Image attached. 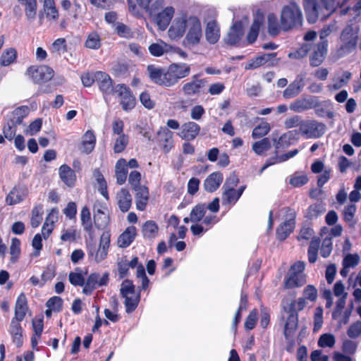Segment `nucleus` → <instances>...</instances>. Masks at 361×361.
<instances>
[{
    "instance_id": "obj_27",
    "label": "nucleus",
    "mask_w": 361,
    "mask_h": 361,
    "mask_svg": "<svg viewBox=\"0 0 361 361\" xmlns=\"http://www.w3.org/2000/svg\"><path fill=\"white\" fill-rule=\"evenodd\" d=\"M299 132L297 130H289L283 133L275 143L276 152L280 149L289 147L295 141L298 140Z\"/></svg>"
},
{
    "instance_id": "obj_54",
    "label": "nucleus",
    "mask_w": 361,
    "mask_h": 361,
    "mask_svg": "<svg viewBox=\"0 0 361 361\" xmlns=\"http://www.w3.org/2000/svg\"><path fill=\"white\" fill-rule=\"evenodd\" d=\"M169 49V46L165 44L153 43L149 47V53L157 57L162 56Z\"/></svg>"
},
{
    "instance_id": "obj_42",
    "label": "nucleus",
    "mask_w": 361,
    "mask_h": 361,
    "mask_svg": "<svg viewBox=\"0 0 361 361\" xmlns=\"http://www.w3.org/2000/svg\"><path fill=\"white\" fill-rule=\"evenodd\" d=\"M17 52L13 48H9L4 50L0 57V64L2 66H8L16 59Z\"/></svg>"
},
{
    "instance_id": "obj_50",
    "label": "nucleus",
    "mask_w": 361,
    "mask_h": 361,
    "mask_svg": "<svg viewBox=\"0 0 361 361\" xmlns=\"http://www.w3.org/2000/svg\"><path fill=\"white\" fill-rule=\"evenodd\" d=\"M356 212V206L355 204H349L346 206L343 210V219L350 227H353L355 222L354 221V216Z\"/></svg>"
},
{
    "instance_id": "obj_43",
    "label": "nucleus",
    "mask_w": 361,
    "mask_h": 361,
    "mask_svg": "<svg viewBox=\"0 0 361 361\" xmlns=\"http://www.w3.org/2000/svg\"><path fill=\"white\" fill-rule=\"evenodd\" d=\"M114 152L115 153L122 152L128 144L129 137L127 135L114 136Z\"/></svg>"
},
{
    "instance_id": "obj_46",
    "label": "nucleus",
    "mask_w": 361,
    "mask_h": 361,
    "mask_svg": "<svg viewBox=\"0 0 361 361\" xmlns=\"http://www.w3.org/2000/svg\"><path fill=\"white\" fill-rule=\"evenodd\" d=\"M271 144L269 138L264 137L252 144V148L255 154L262 155L271 148Z\"/></svg>"
},
{
    "instance_id": "obj_48",
    "label": "nucleus",
    "mask_w": 361,
    "mask_h": 361,
    "mask_svg": "<svg viewBox=\"0 0 361 361\" xmlns=\"http://www.w3.org/2000/svg\"><path fill=\"white\" fill-rule=\"evenodd\" d=\"M298 314L296 312H291L287 319L284 326V334L286 336L295 330L298 326Z\"/></svg>"
},
{
    "instance_id": "obj_24",
    "label": "nucleus",
    "mask_w": 361,
    "mask_h": 361,
    "mask_svg": "<svg viewBox=\"0 0 361 361\" xmlns=\"http://www.w3.org/2000/svg\"><path fill=\"white\" fill-rule=\"evenodd\" d=\"M27 195V190L24 187H14L6 197V202L8 205L19 204Z\"/></svg>"
},
{
    "instance_id": "obj_37",
    "label": "nucleus",
    "mask_w": 361,
    "mask_h": 361,
    "mask_svg": "<svg viewBox=\"0 0 361 361\" xmlns=\"http://www.w3.org/2000/svg\"><path fill=\"white\" fill-rule=\"evenodd\" d=\"M30 109L27 106H20L15 109L8 116V120L17 125L23 123V120L27 116Z\"/></svg>"
},
{
    "instance_id": "obj_56",
    "label": "nucleus",
    "mask_w": 361,
    "mask_h": 361,
    "mask_svg": "<svg viewBox=\"0 0 361 361\" xmlns=\"http://www.w3.org/2000/svg\"><path fill=\"white\" fill-rule=\"evenodd\" d=\"M85 47L92 49H98L101 47L99 35L96 32H92L87 36L85 42Z\"/></svg>"
},
{
    "instance_id": "obj_47",
    "label": "nucleus",
    "mask_w": 361,
    "mask_h": 361,
    "mask_svg": "<svg viewBox=\"0 0 361 361\" xmlns=\"http://www.w3.org/2000/svg\"><path fill=\"white\" fill-rule=\"evenodd\" d=\"M268 30L271 35H277L281 29V23L278 22V18L274 13H269L267 17Z\"/></svg>"
},
{
    "instance_id": "obj_17",
    "label": "nucleus",
    "mask_w": 361,
    "mask_h": 361,
    "mask_svg": "<svg viewBox=\"0 0 361 361\" xmlns=\"http://www.w3.org/2000/svg\"><path fill=\"white\" fill-rule=\"evenodd\" d=\"M328 51V45L326 42H319L312 47L310 56V63L312 66H319L324 60Z\"/></svg>"
},
{
    "instance_id": "obj_60",
    "label": "nucleus",
    "mask_w": 361,
    "mask_h": 361,
    "mask_svg": "<svg viewBox=\"0 0 361 361\" xmlns=\"http://www.w3.org/2000/svg\"><path fill=\"white\" fill-rule=\"evenodd\" d=\"M360 258L357 254H348L343 259V267L354 268L359 264Z\"/></svg>"
},
{
    "instance_id": "obj_39",
    "label": "nucleus",
    "mask_w": 361,
    "mask_h": 361,
    "mask_svg": "<svg viewBox=\"0 0 361 361\" xmlns=\"http://www.w3.org/2000/svg\"><path fill=\"white\" fill-rule=\"evenodd\" d=\"M159 232V226L157 224L152 220L147 221L142 226V233L143 237L146 239H154L155 238Z\"/></svg>"
},
{
    "instance_id": "obj_49",
    "label": "nucleus",
    "mask_w": 361,
    "mask_h": 361,
    "mask_svg": "<svg viewBox=\"0 0 361 361\" xmlns=\"http://www.w3.org/2000/svg\"><path fill=\"white\" fill-rule=\"evenodd\" d=\"M270 129V126L267 122H262L253 129L252 137L254 139L262 137L268 134Z\"/></svg>"
},
{
    "instance_id": "obj_34",
    "label": "nucleus",
    "mask_w": 361,
    "mask_h": 361,
    "mask_svg": "<svg viewBox=\"0 0 361 361\" xmlns=\"http://www.w3.org/2000/svg\"><path fill=\"white\" fill-rule=\"evenodd\" d=\"M116 200L120 210L126 212L132 204V197L126 189H121L116 195Z\"/></svg>"
},
{
    "instance_id": "obj_3",
    "label": "nucleus",
    "mask_w": 361,
    "mask_h": 361,
    "mask_svg": "<svg viewBox=\"0 0 361 361\" xmlns=\"http://www.w3.org/2000/svg\"><path fill=\"white\" fill-rule=\"evenodd\" d=\"M359 28L353 25H347L342 30L338 41L337 53L339 56L353 52L357 46Z\"/></svg>"
},
{
    "instance_id": "obj_15",
    "label": "nucleus",
    "mask_w": 361,
    "mask_h": 361,
    "mask_svg": "<svg viewBox=\"0 0 361 361\" xmlns=\"http://www.w3.org/2000/svg\"><path fill=\"white\" fill-rule=\"evenodd\" d=\"M276 53L264 54L250 59L245 64V70H254L269 63V66H274L278 63L276 60Z\"/></svg>"
},
{
    "instance_id": "obj_6",
    "label": "nucleus",
    "mask_w": 361,
    "mask_h": 361,
    "mask_svg": "<svg viewBox=\"0 0 361 361\" xmlns=\"http://www.w3.org/2000/svg\"><path fill=\"white\" fill-rule=\"evenodd\" d=\"M120 293L125 299L124 305L127 313L133 312L137 307L140 296L135 293V286L132 281L126 279L121 284Z\"/></svg>"
},
{
    "instance_id": "obj_44",
    "label": "nucleus",
    "mask_w": 361,
    "mask_h": 361,
    "mask_svg": "<svg viewBox=\"0 0 361 361\" xmlns=\"http://www.w3.org/2000/svg\"><path fill=\"white\" fill-rule=\"evenodd\" d=\"M44 11L48 19L56 20L58 18V10L54 0H44Z\"/></svg>"
},
{
    "instance_id": "obj_25",
    "label": "nucleus",
    "mask_w": 361,
    "mask_h": 361,
    "mask_svg": "<svg viewBox=\"0 0 361 361\" xmlns=\"http://www.w3.org/2000/svg\"><path fill=\"white\" fill-rule=\"evenodd\" d=\"M304 87L303 78L298 76L293 82L290 83L283 92V97L286 99H292L298 96Z\"/></svg>"
},
{
    "instance_id": "obj_45",
    "label": "nucleus",
    "mask_w": 361,
    "mask_h": 361,
    "mask_svg": "<svg viewBox=\"0 0 361 361\" xmlns=\"http://www.w3.org/2000/svg\"><path fill=\"white\" fill-rule=\"evenodd\" d=\"M94 176L95 177L98 184V190L102 194V195L105 197L106 200H108L109 195L107 191L106 182L99 169L94 170Z\"/></svg>"
},
{
    "instance_id": "obj_52",
    "label": "nucleus",
    "mask_w": 361,
    "mask_h": 361,
    "mask_svg": "<svg viewBox=\"0 0 361 361\" xmlns=\"http://www.w3.org/2000/svg\"><path fill=\"white\" fill-rule=\"evenodd\" d=\"M37 0H27L25 2V16L28 20H33L37 14Z\"/></svg>"
},
{
    "instance_id": "obj_30",
    "label": "nucleus",
    "mask_w": 361,
    "mask_h": 361,
    "mask_svg": "<svg viewBox=\"0 0 361 361\" xmlns=\"http://www.w3.org/2000/svg\"><path fill=\"white\" fill-rule=\"evenodd\" d=\"M205 80L197 79V75H195L192 81L185 83L183 86L182 90L186 95L198 94L201 89L205 85Z\"/></svg>"
},
{
    "instance_id": "obj_10",
    "label": "nucleus",
    "mask_w": 361,
    "mask_h": 361,
    "mask_svg": "<svg viewBox=\"0 0 361 361\" xmlns=\"http://www.w3.org/2000/svg\"><path fill=\"white\" fill-rule=\"evenodd\" d=\"M116 94L124 111H129L135 107L136 99L128 86L124 84H118L116 85Z\"/></svg>"
},
{
    "instance_id": "obj_21",
    "label": "nucleus",
    "mask_w": 361,
    "mask_h": 361,
    "mask_svg": "<svg viewBox=\"0 0 361 361\" xmlns=\"http://www.w3.org/2000/svg\"><path fill=\"white\" fill-rule=\"evenodd\" d=\"M188 27V18L181 17L174 20L169 30V36L171 39H178L184 35Z\"/></svg>"
},
{
    "instance_id": "obj_13",
    "label": "nucleus",
    "mask_w": 361,
    "mask_h": 361,
    "mask_svg": "<svg viewBox=\"0 0 361 361\" xmlns=\"http://www.w3.org/2000/svg\"><path fill=\"white\" fill-rule=\"evenodd\" d=\"M147 71L150 80L161 86L171 87L169 77L168 76V69L165 70L155 65H149Z\"/></svg>"
},
{
    "instance_id": "obj_32",
    "label": "nucleus",
    "mask_w": 361,
    "mask_h": 361,
    "mask_svg": "<svg viewBox=\"0 0 361 361\" xmlns=\"http://www.w3.org/2000/svg\"><path fill=\"white\" fill-rule=\"evenodd\" d=\"M137 234V229L135 226L128 227L118 237V245L120 247H128L134 240Z\"/></svg>"
},
{
    "instance_id": "obj_36",
    "label": "nucleus",
    "mask_w": 361,
    "mask_h": 361,
    "mask_svg": "<svg viewBox=\"0 0 361 361\" xmlns=\"http://www.w3.org/2000/svg\"><path fill=\"white\" fill-rule=\"evenodd\" d=\"M135 194V203L136 207L140 211H144L146 208L148 199H149V191L147 188L143 186L137 188Z\"/></svg>"
},
{
    "instance_id": "obj_63",
    "label": "nucleus",
    "mask_w": 361,
    "mask_h": 361,
    "mask_svg": "<svg viewBox=\"0 0 361 361\" xmlns=\"http://www.w3.org/2000/svg\"><path fill=\"white\" fill-rule=\"evenodd\" d=\"M66 51V42L64 38L56 39L51 44V51L61 54Z\"/></svg>"
},
{
    "instance_id": "obj_55",
    "label": "nucleus",
    "mask_w": 361,
    "mask_h": 361,
    "mask_svg": "<svg viewBox=\"0 0 361 361\" xmlns=\"http://www.w3.org/2000/svg\"><path fill=\"white\" fill-rule=\"evenodd\" d=\"M20 253V241L17 238H13L11 240V244L10 246L11 261L13 263L17 262Z\"/></svg>"
},
{
    "instance_id": "obj_14",
    "label": "nucleus",
    "mask_w": 361,
    "mask_h": 361,
    "mask_svg": "<svg viewBox=\"0 0 361 361\" xmlns=\"http://www.w3.org/2000/svg\"><path fill=\"white\" fill-rule=\"evenodd\" d=\"M96 82L98 84L99 90L103 93L104 98L107 100V97L112 93H116V86L113 85L111 77L102 71L95 73Z\"/></svg>"
},
{
    "instance_id": "obj_20",
    "label": "nucleus",
    "mask_w": 361,
    "mask_h": 361,
    "mask_svg": "<svg viewBox=\"0 0 361 361\" xmlns=\"http://www.w3.org/2000/svg\"><path fill=\"white\" fill-rule=\"evenodd\" d=\"M243 35L244 31L242 22L235 21L233 23L225 41L226 44L230 45H238Z\"/></svg>"
},
{
    "instance_id": "obj_40",
    "label": "nucleus",
    "mask_w": 361,
    "mask_h": 361,
    "mask_svg": "<svg viewBox=\"0 0 361 361\" xmlns=\"http://www.w3.org/2000/svg\"><path fill=\"white\" fill-rule=\"evenodd\" d=\"M224 192L222 194L223 204L234 205L240 197L236 190L233 188H224Z\"/></svg>"
},
{
    "instance_id": "obj_23",
    "label": "nucleus",
    "mask_w": 361,
    "mask_h": 361,
    "mask_svg": "<svg viewBox=\"0 0 361 361\" xmlns=\"http://www.w3.org/2000/svg\"><path fill=\"white\" fill-rule=\"evenodd\" d=\"M264 21V16L262 13L257 12L250 27V31L247 35V41L248 44L254 43L259 35V29Z\"/></svg>"
},
{
    "instance_id": "obj_62",
    "label": "nucleus",
    "mask_w": 361,
    "mask_h": 361,
    "mask_svg": "<svg viewBox=\"0 0 361 361\" xmlns=\"http://www.w3.org/2000/svg\"><path fill=\"white\" fill-rule=\"evenodd\" d=\"M332 239L331 237H326L322 243L320 255L322 257H328L332 251Z\"/></svg>"
},
{
    "instance_id": "obj_18",
    "label": "nucleus",
    "mask_w": 361,
    "mask_h": 361,
    "mask_svg": "<svg viewBox=\"0 0 361 361\" xmlns=\"http://www.w3.org/2000/svg\"><path fill=\"white\" fill-rule=\"evenodd\" d=\"M286 209L290 217L281 224L276 231L277 238L280 240H285L295 228V212L290 208Z\"/></svg>"
},
{
    "instance_id": "obj_53",
    "label": "nucleus",
    "mask_w": 361,
    "mask_h": 361,
    "mask_svg": "<svg viewBox=\"0 0 361 361\" xmlns=\"http://www.w3.org/2000/svg\"><path fill=\"white\" fill-rule=\"evenodd\" d=\"M317 343L321 348H333L336 343V338L331 334H324L320 336Z\"/></svg>"
},
{
    "instance_id": "obj_35",
    "label": "nucleus",
    "mask_w": 361,
    "mask_h": 361,
    "mask_svg": "<svg viewBox=\"0 0 361 361\" xmlns=\"http://www.w3.org/2000/svg\"><path fill=\"white\" fill-rule=\"evenodd\" d=\"M27 298L24 293H21L17 298L15 307V315L12 319L23 320L27 312Z\"/></svg>"
},
{
    "instance_id": "obj_29",
    "label": "nucleus",
    "mask_w": 361,
    "mask_h": 361,
    "mask_svg": "<svg viewBox=\"0 0 361 361\" xmlns=\"http://www.w3.org/2000/svg\"><path fill=\"white\" fill-rule=\"evenodd\" d=\"M223 179L224 176L221 172L211 173L204 181V190L209 192H214L219 188Z\"/></svg>"
},
{
    "instance_id": "obj_41",
    "label": "nucleus",
    "mask_w": 361,
    "mask_h": 361,
    "mask_svg": "<svg viewBox=\"0 0 361 361\" xmlns=\"http://www.w3.org/2000/svg\"><path fill=\"white\" fill-rule=\"evenodd\" d=\"M206 214V204H198L195 206L190 214V221L197 223L200 221Z\"/></svg>"
},
{
    "instance_id": "obj_16",
    "label": "nucleus",
    "mask_w": 361,
    "mask_h": 361,
    "mask_svg": "<svg viewBox=\"0 0 361 361\" xmlns=\"http://www.w3.org/2000/svg\"><path fill=\"white\" fill-rule=\"evenodd\" d=\"M200 132V126L194 121L183 123L180 128L178 135L185 141L195 140Z\"/></svg>"
},
{
    "instance_id": "obj_38",
    "label": "nucleus",
    "mask_w": 361,
    "mask_h": 361,
    "mask_svg": "<svg viewBox=\"0 0 361 361\" xmlns=\"http://www.w3.org/2000/svg\"><path fill=\"white\" fill-rule=\"evenodd\" d=\"M115 172L117 183L119 185L123 184L126 180L128 174L127 161L125 159H120L117 161Z\"/></svg>"
},
{
    "instance_id": "obj_31",
    "label": "nucleus",
    "mask_w": 361,
    "mask_h": 361,
    "mask_svg": "<svg viewBox=\"0 0 361 361\" xmlns=\"http://www.w3.org/2000/svg\"><path fill=\"white\" fill-rule=\"evenodd\" d=\"M207 41L210 44L216 43L220 38V28L216 20H210L207 23L205 30Z\"/></svg>"
},
{
    "instance_id": "obj_64",
    "label": "nucleus",
    "mask_w": 361,
    "mask_h": 361,
    "mask_svg": "<svg viewBox=\"0 0 361 361\" xmlns=\"http://www.w3.org/2000/svg\"><path fill=\"white\" fill-rule=\"evenodd\" d=\"M258 319V311L256 309H253L246 318L245 322V328L247 330H252L255 328L257 321Z\"/></svg>"
},
{
    "instance_id": "obj_28",
    "label": "nucleus",
    "mask_w": 361,
    "mask_h": 361,
    "mask_svg": "<svg viewBox=\"0 0 361 361\" xmlns=\"http://www.w3.org/2000/svg\"><path fill=\"white\" fill-rule=\"evenodd\" d=\"M174 13L175 10L172 6H167L161 12L157 13L156 21L157 25L161 30H164L168 27Z\"/></svg>"
},
{
    "instance_id": "obj_57",
    "label": "nucleus",
    "mask_w": 361,
    "mask_h": 361,
    "mask_svg": "<svg viewBox=\"0 0 361 361\" xmlns=\"http://www.w3.org/2000/svg\"><path fill=\"white\" fill-rule=\"evenodd\" d=\"M116 33L121 37L126 39L133 38L134 36L133 32L126 25L122 23H118L116 25Z\"/></svg>"
},
{
    "instance_id": "obj_11",
    "label": "nucleus",
    "mask_w": 361,
    "mask_h": 361,
    "mask_svg": "<svg viewBox=\"0 0 361 361\" xmlns=\"http://www.w3.org/2000/svg\"><path fill=\"white\" fill-rule=\"evenodd\" d=\"M319 104H320V101L318 97L307 95L291 102L289 108L294 112L302 113L313 109V108H316Z\"/></svg>"
},
{
    "instance_id": "obj_7",
    "label": "nucleus",
    "mask_w": 361,
    "mask_h": 361,
    "mask_svg": "<svg viewBox=\"0 0 361 361\" xmlns=\"http://www.w3.org/2000/svg\"><path fill=\"white\" fill-rule=\"evenodd\" d=\"M188 32L183 40L186 47H195L200 44L202 37L200 20L194 16L188 17Z\"/></svg>"
},
{
    "instance_id": "obj_5",
    "label": "nucleus",
    "mask_w": 361,
    "mask_h": 361,
    "mask_svg": "<svg viewBox=\"0 0 361 361\" xmlns=\"http://www.w3.org/2000/svg\"><path fill=\"white\" fill-rule=\"evenodd\" d=\"M111 234L109 231H104L100 236L99 245L97 247L95 243L87 244V254L90 258L99 263L107 257L110 246Z\"/></svg>"
},
{
    "instance_id": "obj_33",
    "label": "nucleus",
    "mask_w": 361,
    "mask_h": 361,
    "mask_svg": "<svg viewBox=\"0 0 361 361\" xmlns=\"http://www.w3.org/2000/svg\"><path fill=\"white\" fill-rule=\"evenodd\" d=\"M96 137L92 130H87L82 137L81 151L87 154L94 149Z\"/></svg>"
},
{
    "instance_id": "obj_26",
    "label": "nucleus",
    "mask_w": 361,
    "mask_h": 361,
    "mask_svg": "<svg viewBox=\"0 0 361 361\" xmlns=\"http://www.w3.org/2000/svg\"><path fill=\"white\" fill-rule=\"evenodd\" d=\"M59 175L62 182L68 187L73 188L76 181L75 171L67 164L61 165L59 169Z\"/></svg>"
},
{
    "instance_id": "obj_58",
    "label": "nucleus",
    "mask_w": 361,
    "mask_h": 361,
    "mask_svg": "<svg viewBox=\"0 0 361 361\" xmlns=\"http://www.w3.org/2000/svg\"><path fill=\"white\" fill-rule=\"evenodd\" d=\"M312 45L310 44H302L298 50L293 52H290L288 54V57L290 59H300L305 57L307 53L311 50Z\"/></svg>"
},
{
    "instance_id": "obj_9",
    "label": "nucleus",
    "mask_w": 361,
    "mask_h": 361,
    "mask_svg": "<svg viewBox=\"0 0 361 361\" xmlns=\"http://www.w3.org/2000/svg\"><path fill=\"white\" fill-rule=\"evenodd\" d=\"M326 130V126L315 120L303 121L300 123V133L307 139L319 138Z\"/></svg>"
},
{
    "instance_id": "obj_12",
    "label": "nucleus",
    "mask_w": 361,
    "mask_h": 361,
    "mask_svg": "<svg viewBox=\"0 0 361 361\" xmlns=\"http://www.w3.org/2000/svg\"><path fill=\"white\" fill-rule=\"evenodd\" d=\"M171 87L176 85L179 80L188 76L190 73V65L185 63H173L168 67Z\"/></svg>"
},
{
    "instance_id": "obj_8",
    "label": "nucleus",
    "mask_w": 361,
    "mask_h": 361,
    "mask_svg": "<svg viewBox=\"0 0 361 361\" xmlns=\"http://www.w3.org/2000/svg\"><path fill=\"white\" fill-rule=\"evenodd\" d=\"M26 75L33 82L40 84L52 79L54 75V70L47 66H31L26 71Z\"/></svg>"
},
{
    "instance_id": "obj_1",
    "label": "nucleus",
    "mask_w": 361,
    "mask_h": 361,
    "mask_svg": "<svg viewBox=\"0 0 361 361\" xmlns=\"http://www.w3.org/2000/svg\"><path fill=\"white\" fill-rule=\"evenodd\" d=\"M337 0H302V7L309 23L324 20L336 9Z\"/></svg>"
},
{
    "instance_id": "obj_51",
    "label": "nucleus",
    "mask_w": 361,
    "mask_h": 361,
    "mask_svg": "<svg viewBox=\"0 0 361 361\" xmlns=\"http://www.w3.org/2000/svg\"><path fill=\"white\" fill-rule=\"evenodd\" d=\"M325 211V207L322 202L311 204L307 212V216L310 219L317 218Z\"/></svg>"
},
{
    "instance_id": "obj_61",
    "label": "nucleus",
    "mask_w": 361,
    "mask_h": 361,
    "mask_svg": "<svg viewBox=\"0 0 361 361\" xmlns=\"http://www.w3.org/2000/svg\"><path fill=\"white\" fill-rule=\"evenodd\" d=\"M17 126L18 125L16 124L15 123L9 121L8 119L7 120V122L4 125V129H3V133H4V137L6 139H8L9 140H13V138L14 137L16 133Z\"/></svg>"
},
{
    "instance_id": "obj_4",
    "label": "nucleus",
    "mask_w": 361,
    "mask_h": 361,
    "mask_svg": "<svg viewBox=\"0 0 361 361\" xmlns=\"http://www.w3.org/2000/svg\"><path fill=\"white\" fill-rule=\"evenodd\" d=\"M304 270L305 263L303 262L298 261L294 263L283 279L284 288L292 289L302 286L306 283Z\"/></svg>"
},
{
    "instance_id": "obj_2",
    "label": "nucleus",
    "mask_w": 361,
    "mask_h": 361,
    "mask_svg": "<svg viewBox=\"0 0 361 361\" xmlns=\"http://www.w3.org/2000/svg\"><path fill=\"white\" fill-rule=\"evenodd\" d=\"M302 22V13L300 6L295 1H290L283 6L281 11V27L288 31L300 26Z\"/></svg>"
},
{
    "instance_id": "obj_22",
    "label": "nucleus",
    "mask_w": 361,
    "mask_h": 361,
    "mask_svg": "<svg viewBox=\"0 0 361 361\" xmlns=\"http://www.w3.org/2000/svg\"><path fill=\"white\" fill-rule=\"evenodd\" d=\"M22 321L12 319L8 329L12 341L17 348H20L23 344V329L20 324Z\"/></svg>"
},
{
    "instance_id": "obj_59",
    "label": "nucleus",
    "mask_w": 361,
    "mask_h": 361,
    "mask_svg": "<svg viewBox=\"0 0 361 361\" xmlns=\"http://www.w3.org/2000/svg\"><path fill=\"white\" fill-rule=\"evenodd\" d=\"M92 276H94L93 286L95 288L97 286H106L109 282V274L108 272H105L102 276H100L99 273H92L88 276L87 279H90Z\"/></svg>"
},
{
    "instance_id": "obj_19",
    "label": "nucleus",
    "mask_w": 361,
    "mask_h": 361,
    "mask_svg": "<svg viewBox=\"0 0 361 361\" xmlns=\"http://www.w3.org/2000/svg\"><path fill=\"white\" fill-rule=\"evenodd\" d=\"M173 133L166 127H161L157 132V142L164 153H169L173 147Z\"/></svg>"
}]
</instances>
